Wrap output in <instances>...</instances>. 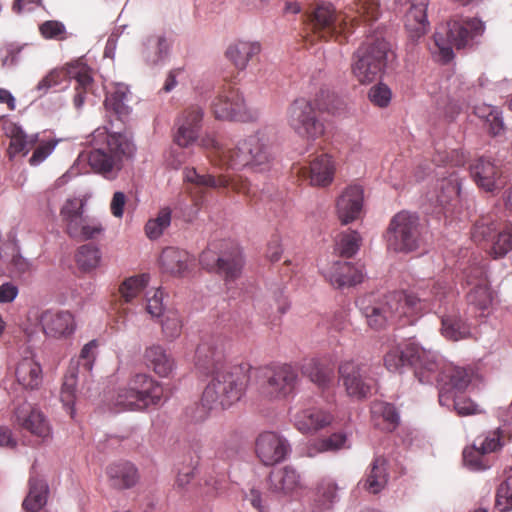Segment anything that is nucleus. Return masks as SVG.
<instances>
[{
    "label": "nucleus",
    "mask_w": 512,
    "mask_h": 512,
    "mask_svg": "<svg viewBox=\"0 0 512 512\" xmlns=\"http://www.w3.org/2000/svg\"><path fill=\"white\" fill-rule=\"evenodd\" d=\"M369 372L367 364L356 361H345L339 366L340 380L348 396L362 399L371 393L374 380Z\"/></svg>",
    "instance_id": "obj_21"
},
{
    "label": "nucleus",
    "mask_w": 512,
    "mask_h": 512,
    "mask_svg": "<svg viewBox=\"0 0 512 512\" xmlns=\"http://www.w3.org/2000/svg\"><path fill=\"white\" fill-rule=\"evenodd\" d=\"M101 261V252L99 248L91 244H85L79 247L76 253V263L80 270L90 272L95 270Z\"/></svg>",
    "instance_id": "obj_54"
},
{
    "label": "nucleus",
    "mask_w": 512,
    "mask_h": 512,
    "mask_svg": "<svg viewBox=\"0 0 512 512\" xmlns=\"http://www.w3.org/2000/svg\"><path fill=\"white\" fill-rule=\"evenodd\" d=\"M439 403L441 406L450 407L453 405L456 412L461 416L476 414L479 412L478 405L466 398L456 397L453 393L445 390L444 387L439 389Z\"/></svg>",
    "instance_id": "obj_52"
},
{
    "label": "nucleus",
    "mask_w": 512,
    "mask_h": 512,
    "mask_svg": "<svg viewBox=\"0 0 512 512\" xmlns=\"http://www.w3.org/2000/svg\"><path fill=\"white\" fill-rule=\"evenodd\" d=\"M374 425L381 430L392 431L399 423V414L395 407L383 401H374L371 405Z\"/></svg>",
    "instance_id": "obj_44"
},
{
    "label": "nucleus",
    "mask_w": 512,
    "mask_h": 512,
    "mask_svg": "<svg viewBox=\"0 0 512 512\" xmlns=\"http://www.w3.org/2000/svg\"><path fill=\"white\" fill-rule=\"evenodd\" d=\"M57 141L49 140L41 142L33 152L29 162L31 165H38L43 162L55 149Z\"/></svg>",
    "instance_id": "obj_64"
},
{
    "label": "nucleus",
    "mask_w": 512,
    "mask_h": 512,
    "mask_svg": "<svg viewBox=\"0 0 512 512\" xmlns=\"http://www.w3.org/2000/svg\"><path fill=\"white\" fill-rule=\"evenodd\" d=\"M172 210L163 207L155 218L149 219L145 224V234L150 240L159 239L171 224Z\"/></svg>",
    "instance_id": "obj_53"
},
{
    "label": "nucleus",
    "mask_w": 512,
    "mask_h": 512,
    "mask_svg": "<svg viewBox=\"0 0 512 512\" xmlns=\"http://www.w3.org/2000/svg\"><path fill=\"white\" fill-rule=\"evenodd\" d=\"M128 98V87L124 84H117L113 91L108 92L104 104L108 111H112L120 119H124L130 113V107L127 104Z\"/></svg>",
    "instance_id": "obj_50"
},
{
    "label": "nucleus",
    "mask_w": 512,
    "mask_h": 512,
    "mask_svg": "<svg viewBox=\"0 0 512 512\" xmlns=\"http://www.w3.org/2000/svg\"><path fill=\"white\" fill-rule=\"evenodd\" d=\"M286 118L289 127L301 138L315 140L325 132L323 121L306 98L295 99L287 108Z\"/></svg>",
    "instance_id": "obj_17"
},
{
    "label": "nucleus",
    "mask_w": 512,
    "mask_h": 512,
    "mask_svg": "<svg viewBox=\"0 0 512 512\" xmlns=\"http://www.w3.org/2000/svg\"><path fill=\"white\" fill-rule=\"evenodd\" d=\"M485 453L478 448L476 443H473L471 447H467L463 451L464 464L471 470L481 471L489 467V464L485 458Z\"/></svg>",
    "instance_id": "obj_58"
},
{
    "label": "nucleus",
    "mask_w": 512,
    "mask_h": 512,
    "mask_svg": "<svg viewBox=\"0 0 512 512\" xmlns=\"http://www.w3.org/2000/svg\"><path fill=\"white\" fill-rule=\"evenodd\" d=\"M300 488V474L291 466L275 469L269 475L268 489L278 496L292 495Z\"/></svg>",
    "instance_id": "obj_32"
},
{
    "label": "nucleus",
    "mask_w": 512,
    "mask_h": 512,
    "mask_svg": "<svg viewBox=\"0 0 512 512\" xmlns=\"http://www.w3.org/2000/svg\"><path fill=\"white\" fill-rule=\"evenodd\" d=\"M163 388L146 374L135 375L125 387L118 389L113 398L117 411L142 410L149 405L159 404Z\"/></svg>",
    "instance_id": "obj_11"
},
{
    "label": "nucleus",
    "mask_w": 512,
    "mask_h": 512,
    "mask_svg": "<svg viewBox=\"0 0 512 512\" xmlns=\"http://www.w3.org/2000/svg\"><path fill=\"white\" fill-rule=\"evenodd\" d=\"M465 278L471 290L467 294L468 304L484 316L490 313L495 301V294L490 289L484 265L473 264L465 270Z\"/></svg>",
    "instance_id": "obj_19"
},
{
    "label": "nucleus",
    "mask_w": 512,
    "mask_h": 512,
    "mask_svg": "<svg viewBox=\"0 0 512 512\" xmlns=\"http://www.w3.org/2000/svg\"><path fill=\"white\" fill-rule=\"evenodd\" d=\"M384 365L392 372L399 371L405 365H412L419 381L429 383L439 366L438 354L414 342H407L388 351L384 356Z\"/></svg>",
    "instance_id": "obj_8"
},
{
    "label": "nucleus",
    "mask_w": 512,
    "mask_h": 512,
    "mask_svg": "<svg viewBox=\"0 0 512 512\" xmlns=\"http://www.w3.org/2000/svg\"><path fill=\"white\" fill-rule=\"evenodd\" d=\"M361 237L357 231L351 230L341 234L337 241V250L342 256L351 257L359 250Z\"/></svg>",
    "instance_id": "obj_57"
},
{
    "label": "nucleus",
    "mask_w": 512,
    "mask_h": 512,
    "mask_svg": "<svg viewBox=\"0 0 512 512\" xmlns=\"http://www.w3.org/2000/svg\"><path fill=\"white\" fill-rule=\"evenodd\" d=\"M390 45L381 31L367 35L365 42L354 53L351 69L362 84L376 80L384 71Z\"/></svg>",
    "instance_id": "obj_5"
},
{
    "label": "nucleus",
    "mask_w": 512,
    "mask_h": 512,
    "mask_svg": "<svg viewBox=\"0 0 512 512\" xmlns=\"http://www.w3.org/2000/svg\"><path fill=\"white\" fill-rule=\"evenodd\" d=\"M441 323V333L449 340L458 341L471 335L469 325L456 314L443 315Z\"/></svg>",
    "instance_id": "obj_51"
},
{
    "label": "nucleus",
    "mask_w": 512,
    "mask_h": 512,
    "mask_svg": "<svg viewBox=\"0 0 512 512\" xmlns=\"http://www.w3.org/2000/svg\"><path fill=\"white\" fill-rule=\"evenodd\" d=\"M39 29L42 36L46 39H60L66 32L65 25L55 20L45 21L40 25Z\"/></svg>",
    "instance_id": "obj_63"
},
{
    "label": "nucleus",
    "mask_w": 512,
    "mask_h": 512,
    "mask_svg": "<svg viewBox=\"0 0 512 512\" xmlns=\"http://www.w3.org/2000/svg\"><path fill=\"white\" fill-rule=\"evenodd\" d=\"M71 79L77 82L74 106L79 109L83 106L87 93L91 90L93 78L88 65L77 59L63 67L51 69L35 86L39 97L46 95L51 89L67 88Z\"/></svg>",
    "instance_id": "obj_6"
},
{
    "label": "nucleus",
    "mask_w": 512,
    "mask_h": 512,
    "mask_svg": "<svg viewBox=\"0 0 512 512\" xmlns=\"http://www.w3.org/2000/svg\"><path fill=\"white\" fill-rule=\"evenodd\" d=\"M439 366L433 374L429 383L437 381L440 388L444 387L445 390L452 393V390L462 391L468 387L474 377V370L472 368L458 367L446 363L438 355Z\"/></svg>",
    "instance_id": "obj_25"
},
{
    "label": "nucleus",
    "mask_w": 512,
    "mask_h": 512,
    "mask_svg": "<svg viewBox=\"0 0 512 512\" xmlns=\"http://www.w3.org/2000/svg\"><path fill=\"white\" fill-rule=\"evenodd\" d=\"M363 189L353 185L347 187L336 202V211L340 222L344 225L358 219L363 208Z\"/></svg>",
    "instance_id": "obj_29"
},
{
    "label": "nucleus",
    "mask_w": 512,
    "mask_h": 512,
    "mask_svg": "<svg viewBox=\"0 0 512 512\" xmlns=\"http://www.w3.org/2000/svg\"><path fill=\"white\" fill-rule=\"evenodd\" d=\"M472 239L477 243L491 241L489 254L495 259L501 258L512 250V226L506 225L497 231L496 223L484 217L475 224Z\"/></svg>",
    "instance_id": "obj_20"
},
{
    "label": "nucleus",
    "mask_w": 512,
    "mask_h": 512,
    "mask_svg": "<svg viewBox=\"0 0 512 512\" xmlns=\"http://www.w3.org/2000/svg\"><path fill=\"white\" fill-rule=\"evenodd\" d=\"M500 438V432L496 430L477 437L474 443L478 445L482 453L488 454L495 452L502 446Z\"/></svg>",
    "instance_id": "obj_61"
},
{
    "label": "nucleus",
    "mask_w": 512,
    "mask_h": 512,
    "mask_svg": "<svg viewBox=\"0 0 512 512\" xmlns=\"http://www.w3.org/2000/svg\"><path fill=\"white\" fill-rule=\"evenodd\" d=\"M389 251L410 253L417 250L421 243L420 223L417 215L401 211L390 221L386 234Z\"/></svg>",
    "instance_id": "obj_15"
},
{
    "label": "nucleus",
    "mask_w": 512,
    "mask_h": 512,
    "mask_svg": "<svg viewBox=\"0 0 512 512\" xmlns=\"http://www.w3.org/2000/svg\"><path fill=\"white\" fill-rule=\"evenodd\" d=\"M90 144L92 149L88 162L91 168L108 179L115 178L136 153V145L129 133H110L104 127L97 128L91 134Z\"/></svg>",
    "instance_id": "obj_3"
},
{
    "label": "nucleus",
    "mask_w": 512,
    "mask_h": 512,
    "mask_svg": "<svg viewBox=\"0 0 512 512\" xmlns=\"http://www.w3.org/2000/svg\"><path fill=\"white\" fill-rule=\"evenodd\" d=\"M211 112L218 120L252 122L259 118L258 109L249 105L243 94L235 88H224L212 100Z\"/></svg>",
    "instance_id": "obj_16"
},
{
    "label": "nucleus",
    "mask_w": 512,
    "mask_h": 512,
    "mask_svg": "<svg viewBox=\"0 0 512 512\" xmlns=\"http://www.w3.org/2000/svg\"><path fill=\"white\" fill-rule=\"evenodd\" d=\"M97 346L96 340H91L85 344L81 349L77 364L71 365L64 376L60 398L65 406L71 407L74 404L78 368L81 366L87 372L92 370Z\"/></svg>",
    "instance_id": "obj_23"
},
{
    "label": "nucleus",
    "mask_w": 512,
    "mask_h": 512,
    "mask_svg": "<svg viewBox=\"0 0 512 512\" xmlns=\"http://www.w3.org/2000/svg\"><path fill=\"white\" fill-rule=\"evenodd\" d=\"M182 331V321L178 312L168 311L164 314L162 321V332L166 340L173 341L180 336Z\"/></svg>",
    "instance_id": "obj_59"
},
{
    "label": "nucleus",
    "mask_w": 512,
    "mask_h": 512,
    "mask_svg": "<svg viewBox=\"0 0 512 512\" xmlns=\"http://www.w3.org/2000/svg\"><path fill=\"white\" fill-rule=\"evenodd\" d=\"M260 51L261 45L257 41L236 40L227 47L225 55L238 70H245L249 61Z\"/></svg>",
    "instance_id": "obj_36"
},
{
    "label": "nucleus",
    "mask_w": 512,
    "mask_h": 512,
    "mask_svg": "<svg viewBox=\"0 0 512 512\" xmlns=\"http://www.w3.org/2000/svg\"><path fill=\"white\" fill-rule=\"evenodd\" d=\"M200 263L204 268L218 272L229 282L241 274L243 258L239 247L231 244L221 255H216L211 250L204 251L200 256Z\"/></svg>",
    "instance_id": "obj_22"
},
{
    "label": "nucleus",
    "mask_w": 512,
    "mask_h": 512,
    "mask_svg": "<svg viewBox=\"0 0 512 512\" xmlns=\"http://www.w3.org/2000/svg\"><path fill=\"white\" fill-rule=\"evenodd\" d=\"M293 421L298 431L312 434L330 426L334 421V415L325 408L313 406L296 412Z\"/></svg>",
    "instance_id": "obj_27"
},
{
    "label": "nucleus",
    "mask_w": 512,
    "mask_h": 512,
    "mask_svg": "<svg viewBox=\"0 0 512 512\" xmlns=\"http://www.w3.org/2000/svg\"><path fill=\"white\" fill-rule=\"evenodd\" d=\"M40 323L44 333L53 338H66L76 328L74 317L68 311L47 310L42 313Z\"/></svg>",
    "instance_id": "obj_30"
},
{
    "label": "nucleus",
    "mask_w": 512,
    "mask_h": 512,
    "mask_svg": "<svg viewBox=\"0 0 512 512\" xmlns=\"http://www.w3.org/2000/svg\"><path fill=\"white\" fill-rule=\"evenodd\" d=\"M160 262L167 272L183 275L192 265L193 259L187 251L168 247L163 250Z\"/></svg>",
    "instance_id": "obj_43"
},
{
    "label": "nucleus",
    "mask_w": 512,
    "mask_h": 512,
    "mask_svg": "<svg viewBox=\"0 0 512 512\" xmlns=\"http://www.w3.org/2000/svg\"><path fill=\"white\" fill-rule=\"evenodd\" d=\"M470 173L476 184L485 191L492 192L504 185L500 169L490 159L479 158L471 165Z\"/></svg>",
    "instance_id": "obj_33"
},
{
    "label": "nucleus",
    "mask_w": 512,
    "mask_h": 512,
    "mask_svg": "<svg viewBox=\"0 0 512 512\" xmlns=\"http://www.w3.org/2000/svg\"><path fill=\"white\" fill-rule=\"evenodd\" d=\"M257 395L261 401L276 402L294 393L298 373L287 364L263 367L257 372Z\"/></svg>",
    "instance_id": "obj_12"
},
{
    "label": "nucleus",
    "mask_w": 512,
    "mask_h": 512,
    "mask_svg": "<svg viewBox=\"0 0 512 512\" xmlns=\"http://www.w3.org/2000/svg\"><path fill=\"white\" fill-rule=\"evenodd\" d=\"M369 100L377 107H387L392 99L391 89L384 83L372 86L368 92Z\"/></svg>",
    "instance_id": "obj_60"
},
{
    "label": "nucleus",
    "mask_w": 512,
    "mask_h": 512,
    "mask_svg": "<svg viewBox=\"0 0 512 512\" xmlns=\"http://www.w3.org/2000/svg\"><path fill=\"white\" fill-rule=\"evenodd\" d=\"M106 474L112 487L116 489H129L138 481L137 468L128 461L110 464Z\"/></svg>",
    "instance_id": "obj_39"
},
{
    "label": "nucleus",
    "mask_w": 512,
    "mask_h": 512,
    "mask_svg": "<svg viewBox=\"0 0 512 512\" xmlns=\"http://www.w3.org/2000/svg\"><path fill=\"white\" fill-rule=\"evenodd\" d=\"M378 0H357L337 12L330 3H318L305 14L311 31L323 39L346 38L355 27H369L378 18Z\"/></svg>",
    "instance_id": "obj_2"
},
{
    "label": "nucleus",
    "mask_w": 512,
    "mask_h": 512,
    "mask_svg": "<svg viewBox=\"0 0 512 512\" xmlns=\"http://www.w3.org/2000/svg\"><path fill=\"white\" fill-rule=\"evenodd\" d=\"M337 483L330 478H323L316 486L311 503L312 512H328L339 501Z\"/></svg>",
    "instance_id": "obj_38"
},
{
    "label": "nucleus",
    "mask_w": 512,
    "mask_h": 512,
    "mask_svg": "<svg viewBox=\"0 0 512 512\" xmlns=\"http://www.w3.org/2000/svg\"><path fill=\"white\" fill-rule=\"evenodd\" d=\"M402 295L394 291L383 297L367 295L357 301V305L366 318L367 324L375 330L385 328L389 324L406 325V313L402 303Z\"/></svg>",
    "instance_id": "obj_9"
},
{
    "label": "nucleus",
    "mask_w": 512,
    "mask_h": 512,
    "mask_svg": "<svg viewBox=\"0 0 512 512\" xmlns=\"http://www.w3.org/2000/svg\"><path fill=\"white\" fill-rule=\"evenodd\" d=\"M196 366L212 375L202 395L203 408L224 410L241 399L246 389V375L240 368L223 363L221 348L208 342L201 343L196 350Z\"/></svg>",
    "instance_id": "obj_1"
},
{
    "label": "nucleus",
    "mask_w": 512,
    "mask_h": 512,
    "mask_svg": "<svg viewBox=\"0 0 512 512\" xmlns=\"http://www.w3.org/2000/svg\"><path fill=\"white\" fill-rule=\"evenodd\" d=\"M484 30V23L477 18L450 21L435 32L433 53H438L441 61L449 62L453 58V48L471 46Z\"/></svg>",
    "instance_id": "obj_7"
},
{
    "label": "nucleus",
    "mask_w": 512,
    "mask_h": 512,
    "mask_svg": "<svg viewBox=\"0 0 512 512\" xmlns=\"http://www.w3.org/2000/svg\"><path fill=\"white\" fill-rule=\"evenodd\" d=\"M84 207V200L74 197L67 199L60 208V219L66 234L78 241L95 239L105 230L100 218L84 215Z\"/></svg>",
    "instance_id": "obj_14"
},
{
    "label": "nucleus",
    "mask_w": 512,
    "mask_h": 512,
    "mask_svg": "<svg viewBox=\"0 0 512 512\" xmlns=\"http://www.w3.org/2000/svg\"><path fill=\"white\" fill-rule=\"evenodd\" d=\"M495 508L500 512L512 510V474L499 484L496 491Z\"/></svg>",
    "instance_id": "obj_56"
},
{
    "label": "nucleus",
    "mask_w": 512,
    "mask_h": 512,
    "mask_svg": "<svg viewBox=\"0 0 512 512\" xmlns=\"http://www.w3.org/2000/svg\"><path fill=\"white\" fill-rule=\"evenodd\" d=\"M347 435L345 433H334L329 437L311 441L306 448V455L315 457L319 453L335 452L340 449L348 448Z\"/></svg>",
    "instance_id": "obj_46"
},
{
    "label": "nucleus",
    "mask_w": 512,
    "mask_h": 512,
    "mask_svg": "<svg viewBox=\"0 0 512 512\" xmlns=\"http://www.w3.org/2000/svg\"><path fill=\"white\" fill-rule=\"evenodd\" d=\"M184 180L195 186L189 190L194 199L199 197L198 194H200L202 188L231 187L233 190L251 197H254L256 193V189L240 176L220 175L215 177L213 175H201L195 168H186L184 170Z\"/></svg>",
    "instance_id": "obj_18"
},
{
    "label": "nucleus",
    "mask_w": 512,
    "mask_h": 512,
    "mask_svg": "<svg viewBox=\"0 0 512 512\" xmlns=\"http://www.w3.org/2000/svg\"><path fill=\"white\" fill-rule=\"evenodd\" d=\"M7 135L10 138L8 148L10 158L15 157L17 154L26 155L30 148L38 141V134L28 136L23 129L16 124H11L7 128Z\"/></svg>",
    "instance_id": "obj_45"
},
{
    "label": "nucleus",
    "mask_w": 512,
    "mask_h": 512,
    "mask_svg": "<svg viewBox=\"0 0 512 512\" xmlns=\"http://www.w3.org/2000/svg\"><path fill=\"white\" fill-rule=\"evenodd\" d=\"M49 487L47 482L35 475L29 479V492L23 501V508L28 512H38L47 503Z\"/></svg>",
    "instance_id": "obj_42"
},
{
    "label": "nucleus",
    "mask_w": 512,
    "mask_h": 512,
    "mask_svg": "<svg viewBox=\"0 0 512 512\" xmlns=\"http://www.w3.org/2000/svg\"><path fill=\"white\" fill-rule=\"evenodd\" d=\"M410 7L405 15V27L412 39L423 36L428 28L427 7L429 0H407Z\"/></svg>",
    "instance_id": "obj_35"
},
{
    "label": "nucleus",
    "mask_w": 512,
    "mask_h": 512,
    "mask_svg": "<svg viewBox=\"0 0 512 512\" xmlns=\"http://www.w3.org/2000/svg\"><path fill=\"white\" fill-rule=\"evenodd\" d=\"M388 482L387 461L384 457H376L364 482V488L370 493H379Z\"/></svg>",
    "instance_id": "obj_49"
},
{
    "label": "nucleus",
    "mask_w": 512,
    "mask_h": 512,
    "mask_svg": "<svg viewBox=\"0 0 512 512\" xmlns=\"http://www.w3.org/2000/svg\"><path fill=\"white\" fill-rule=\"evenodd\" d=\"M255 451L260 461L269 466L283 461L290 451V445L281 435L266 431L257 437Z\"/></svg>",
    "instance_id": "obj_24"
},
{
    "label": "nucleus",
    "mask_w": 512,
    "mask_h": 512,
    "mask_svg": "<svg viewBox=\"0 0 512 512\" xmlns=\"http://www.w3.org/2000/svg\"><path fill=\"white\" fill-rule=\"evenodd\" d=\"M23 47L14 44L0 48V65L3 68H11L18 64L19 54Z\"/></svg>",
    "instance_id": "obj_62"
},
{
    "label": "nucleus",
    "mask_w": 512,
    "mask_h": 512,
    "mask_svg": "<svg viewBox=\"0 0 512 512\" xmlns=\"http://www.w3.org/2000/svg\"><path fill=\"white\" fill-rule=\"evenodd\" d=\"M204 110L199 106H190L177 118L176 131L173 136L177 147H172L165 154V160L169 166L178 169L188 159V153L183 148L194 144L201 129Z\"/></svg>",
    "instance_id": "obj_13"
},
{
    "label": "nucleus",
    "mask_w": 512,
    "mask_h": 512,
    "mask_svg": "<svg viewBox=\"0 0 512 512\" xmlns=\"http://www.w3.org/2000/svg\"><path fill=\"white\" fill-rule=\"evenodd\" d=\"M310 184L325 187L332 183L336 172V163L329 154L316 155L307 168Z\"/></svg>",
    "instance_id": "obj_34"
},
{
    "label": "nucleus",
    "mask_w": 512,
    "mask_h": 512,
    "mask_svg": "<svg viewBox=\"0 0 512 512\" xmlns=\"http://www.w3.org/2000/svg\"><path fill=\"white\" fill-rule=\"evenodd\" d=\"M171 51V41L165 34L147 36L141 46V58L149 67L164 65Z\"/></svg>",
    "instance_id": "obj_31"
},
{
    "label": "nucleus",
    "mask_w": 512,
    "mask_h": 512,
    "mask_svg": "<svg viewBox=\"0 0 512 512\" xmlns=\"http://www.w3.org/2000/svg\"><path fill=\"white\" fill-rule=\"evenodd\" d=\"M16 380L24 389H38L42 383V369L33 358H23L17 364Z\"/></svg>",
    "instance_id": "obj_40"
},
{
    "label": "nucleus",
    "mask_w": 512,
    "mask_h": 512,
    "mask_svg": "<svg viewBox=\"0 0 512 512\" xmlns=\"http://www.w3.org/2000/svg\"><path fill=\"white\" fill-rule=\"evenodd\" d=\"M304 375L310 378L319 388L325 390L329 388L333 381V369L324 365L318 359L308 360L302 367Z\"/></svg>",
    "instance_id": "obj_47"
},
{
    "label": "nucleus",
    "mask_w": 512,
    "mask_h": 512,
    "mask_svg": "<svg viewBox=\"0 0 512 512\" xmlns=\"http://www.w3.org/2000/svg\"><path fill=\"white\" fill-rule=\"evenodd\" d=\"M398 292L403 296L404 313L409 324H413L424 313L439 312L453 298L448 284L434 279L420 281L409 290Z\"/></svg>",
    "instance_id": "obj_4"
},
{
    "label": "nucleus",
    "mask_w": 512,
    "mask_h": 512,
    "mask_svg": "<svg viewBox=\"0 0 512 512\" xmlns=\"http://www.w3.org/2000/svg\"><path fill=\"white\" fill-rule=\"evenodd\" d=\"M473 113L485 122L492 135L497 136L504 131L502 112L498 107L482 103L473 106Z\"/></svg>",
    "instance_id": "obj_48"
},
{
    "label": "nucleus",
    "mask_w": 512,
    "mask_h": 512,
    "mask_svg": "<svg viewBox=\"0 0 512 512\" xmlns=\"http://www.w3.org/2000/svg\"><path fill=\"white\" fill-rule=\"evenodd\" d=\"M148 282L149 276L146 274L133 276L126 279L119 287L121 297L125 302H131L144 290Z\"/></svg>",
    "instance_id": "obj_55"
},
{
    "label": "nucleus",
    "mask_w": 512,
    "mask_h": 512,
    "mask_svg": "<svg viewBox=\"0 0 512 512\" xmlns=\"http://www.w3.org/2000/svg\"><path fill=\"white\" fill-rule=\"evenodd\" d=\"M15 422L21 428L43 440L51 436V427L41 411L28 402H23L15 408Z\"/></svg>",
    "instance_id": "obj_26"
},
{
    "label": "nucleus",
    "mask_w": 512,
    "mask_h": 512,
    "mask_svg": "<svg viewBox=\"0 0 512 512\" xmlns=\"http://www.w3.org/2000/svg\"><path fill=\"white\" fill-rule=\"evenodd\" d=\"M222 159L227 169L251 168L254 171H264L269 167L272 154L266 139L260 134H254L224 152Z\"/></svg>",
    "instance_id": "obj_10"
},
{
    "label": "nucleus",
    "mask_w": 512,
    "mask_h": 512,
    "mask_svg": "<svg viewBox=\"0 0 512 512\" xmlns=\"http://www.w3.org/2000/svg\"><path fill=\"white\" fill-rule=\"evenodd\" d=\"M461 180L456 172H451L449 177L440 179L436 185V194L431 196L430 200L442 206L443 208L451 205L460 194Z\"/></svg>",
    "instance_id": "obj_41"
},
{
    "label": "nucleus",
    "mask_w": 512,
    "mask_h": 512,
    "mask_svg": "<svg viewBox=\"0 0 512 512\" xmlns=\"http://www.w3.org/2000/svg\"><path fill=\"white\" fill-rule=\"evenodd\" d=\"M321 273L337 288L357 285L364 278L362 268L347 261H336L328 267H322Z\"/></svg>",
    "instance_id": "obj_28"
},
{
    "label": "nucleus",
    "mask_w": 512,
    "mask_h": 512,
    "mask_svg": "<svg viewBox=\"0 0 512 512\" xmlns=\"http://www.w3.org/2000/svg\"><path fill=\"white\" fill-rule=\"evenodd\" d=\"M144 359L147 366L163 378L171 376L176 367L171 354L158 344L146 348Z\"/></svg>",
    "instance_id": "obj_37"
}]
</instances>
